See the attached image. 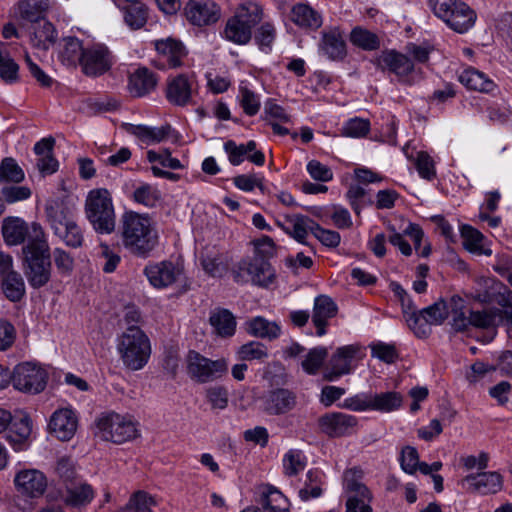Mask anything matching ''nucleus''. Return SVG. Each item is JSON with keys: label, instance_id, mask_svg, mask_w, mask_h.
Listing matches in <instances>:
<instances>
[{"label": "nucleus", "instance_id": "f257e3e1", "mask_svg": "<svg viewBox=\"0 0 512 512\" xmlns=\"http://www.w3.org/2000/svg\"><path fill=\"white\" fill-rule=\"evenodd\" d=\"M33 242L22 247V269L34 289L45 286L51 279V254L41 225L33 226Z\"/></svg>", "mask_w": 512, "mask_h": 512}, {"label": "nucleus", "instance_id": "f03ea898", "mask_svg": "<svg viewBox=\"0 0 512 512\" xmlns=\"http://www.w3.org/2000/svg\"><path fill=\"white\" fill-rule=\"evenodd\" d=\"M121 239L132 255L146 258L158 245L159 236L147 216L127 211L121 216Z\"/></svg>", "mask_w": 512, "mask_h": 512}, {"label": "nucleus", "instance_id": "7ed1b4c3", "mask_svg": "<svg viewBox=\"0 0 512 512\" xmlns=\"http://www.w3.org/2000/svg\"><path fill=\"white\" fill-rule=\"evenodd\" d=\"M263 16V8L259 3L252 0L243 1L227 18L220 36L235 45H247L253 37L254 28L261 23Z\"/></svg>", "mask_w": 512, "mask_h": 512}, {"label": "nucleus", "instance_id": "20e7f679", "mask_svg": "<svg viewBox=\"0 0 512 512\" xmlns=\"http://www.w3.org/2000/svg\"><path fill=\"white\" fill-rule=\"evenodd\" d=\"M46 216L51 229L67 246L78 248L84 241L81 228L74 220V211L63 201H53L46 206Z\"/></svg>", "mask_w": 512, "mask_h": 512}, {"label": "nucleus", "instance_id": "39448f33", "mask_svg": "<svg viewBox=\"0 0 512 512\" xmlns=\"http://www.w3.org/2000/svg\"><path fill=\"white\" fill-rule=\"evenodd\" d=\"M85 213L93 229L99 234H111L116 227L112 197L105 188L91 190L85 203Z\"/></svg>", "mask_w": 512, "mask_h": 512}, {"label": "nucleus", "instance_id": "423d86ee", "mask_svg": "<svg viewBox=\"0 0 512 512\" xmlns=\"http://www.w3.org/2000/svg\"><path fill=\"white\" fill-rule=\"evenodd\" d=\"M118 352L123 364L130 370L142 369L151 354L150 341L138 327L130 326L123 332L118 344Z\"/></svg>", "mask_w": 512, "mask_h": 512}, {"label": "nucleus", "instance_id": "0eeeda50", "mask_svg": "<svg viewBox=\"0 0 512 512\" xmlns=\"http://www.w3.org/2000/svg\"><path fill=\"white\" fill-rule=\"evenodd\" d=\"M435 16L457 33H465L473 27L477 15L461 0H428Z\"/></svg>", "mask_w": 512, "mask_h": 512}, {"label": "nucleus", "instance_id": "6e6552de", "mask_svg": "<svg viewBox=\"0 0 512 512\" xmlns=\"http://www.w3.org/2000/svg\"><path fill=\"white\" fill-rule=\"evenodd\" d=\"M186 373L197 383H209L221 379L228 373V362L224 358L212 360L195 350L185 357Z\"/></svg>", "mask_w": 512, "mask_h": 512}, {"label": "nucleus", "instance_id": "1a4fd4ad", "mask_svg": "<svg viewBox=\"0 0 512 512\" xmlns=\"http://www.w3.org/2000/svg\"><path fill=\"white\" fill-rule=\"evenodd\" d=\"M363 471L351 468L344 472L343 488L347 495L346 512H372L373 495L363 483Z\"/></svg>", "mask_w": 512, "mask_h": 512}, {"label": "nucleus", "instance_id": "9d476101", "mask_svg": "<svg viewBox=\"0 0 512 512\" xmlns=\"http://www.w3.org/2000/svg\"><path fill=\"white\" fill-rule=\"evenodd\" d=\"M149 283L158 289L167 288L174 284H182V292L189 289L182 263L172 260H163L150 263L143 270Z\"/></svg>", "mask_w": 512, "mask_h": 512}, {"label": "nucleus", "instance_id": "9b49d317", "mask_svg": "<svg viewBox=\"0 0 512 512\" xmlns=\"http://www.w3.org/2000/svg\"><path fill=\"white\" fill-rule=\"evenodd\" d=\"M97 426L105 440L116 444L131 441L139 435L138 422L130 415L112 412L99 418Z\"/></svg>", "mask_w": 512, "mask_h": 512}, {"label": "nucleus", "instance_id": "f8f14e48", "mask_svg": "<svg viewBox=\"0 0 512 512\" xmlns=\"http://www.w3.org/2000/svg\"><path fill=\"white\" fill-rule=\"evenodd\" d=\"M376 64L381 70L394 74L402 84L411 86L420 79L421 70L407 55L396 50L382 51Z\"/></svg>", "mask_w": 512, "mask_h": 512}, {"label": "nucleus", "instance_id": "ddd939ff", "mask_svg": "<svg viewBox=\"0 0 512 512\" xmlns=\"http://www.w3.org/2000/svg\"><path fill=\"white\" fill-rule=\"evenodd\" d=\"M236 283L252 282L254 285L268 287L275 279V271L267 259L252 257L241 260L233 271Z\"/></svg>", "mask_w": 512, "mask_h": 512}, {"label": "nucleus", "instance_id": "4468645a", "mask_svg": "<svg viewBox=\"0 0 512 512\" xmlns=\"http://www.w3.org/2000/svg\"><path fill=\"white\" fill-rule=\"evenodd\" d=\"M448 317L449 301L440 299L418 313L409 314L407 324L417 337L425 338L431 333V325H441Z\"/></svg>", "mask_w": 512, "mask_h": 512}, {"label": "nucleus", "instance_id": "2eb2a0df", "mask_svg": "<svg viewBox=\"0 0 512 512\" xmlns=\"http://www.w3.org/2000/svg\"><path fill=\"white\" fill-rule=\"evenodd\" d=\"M48 372L40 365L32 362H23L15 366L12 373V384L15 389L38 394L46 387Z\"/></svg>", "mask_w": 512, "mask_h": 512}, {"label": "nucleus", "instance_id": "dca6fc26", "mask_svg": "<svg viewBox=\"0 0 512 512\" xmlns=\"http://www.w3.org/2000/svg\"><path fill=\"white\" fill-rule=\"evenodd\" d=\"M262 411L268 416H284L293 412L298 405L296 391L285 387H274L260 397Z\"/></svg>", "mask_w": 512, "mask_h": 512}, {"label": "nucleus", "instance_id": "f3484780", "mask_svg": "<svg viewBox=\"0 0 512 512\" xmlns=\"http://www.w3.org/2000/svg\"><path fill=\"white\" fill-rule=\"evenodd\" d=\"M187 21L193 26L216 24L222 17V8L214 0H189L184 8Z\"/></svg>", "mask_w": 512, "mask_h": 512}, {"label": "nucleus", "instance_id": "a211bd4d", "mask_svg": "<svg viewBox=\"0 0 512 512\" xmlns=\"http://www.w3.org/2000/svg\"><path fill=\"white\" fill-rule=\"evenodd\" d=\"M360 346L357 344L345 345L336 349L328 360L323 377L327 381H336L341 376L352 372V362L356 358Z\"/></svg>", "mask_w": 512, "mask_h": 512}, {"label": "nucleus", "instance_id": "6ab92c4d", "mask_svg": "<svg viewBox=\"0 0 512 512\" xmlns=\"http://www.w3.org/2000/svg\"><path fill=\"white\" fill-rule=\"evenodd\" d=\"M114 64V56L103 44L87 47L82 58L81 68L85 75L97 77L109 71Z\"/></svg>", "mask_w": 512, "mask_h": 512}, {"label": "nucleus", "instance_id": "aec40b11", "mask_svg": "<svg viewBox=\"0 0 512 512\" xmlns=\"http://www.w3.org/2000/svg\"><path fill=\"white\" fill-rule=\"evenodd\" d=\"M318 53L331 61H343L347 56V45L338 26L326 27L321 32Z\"/></svg>", "mask_w": 512, "mask_h": 512}, {"label": "nucleus", "instance_id": "412c9836", "mask_svg": "<svg viewBox=\"0 0 512 512\" xmlns=\"http://www.w3.org/2000/svg\"><path fill=\"white\" fill-rule=\"evenodd\" d=\"M318 422L323 433L331 438H337L352 434L358 420L350 414L332 412L321 416Z\"/></svg>", "mask_w": 512, "mask_h": 512}, {"label": "nucleus", "instance_id": "4be33fe9", "mask_svg": "<svg viewBox=\"0 0 512 512\" xmlns=\"http://www.w3.org/2000/svg\"><path fill=\"white\" fill-rule=\"evenodd\" d=\"M155 48L158 58L155 64L160 69L177 68L182 65V61L186 56V50L180 41L167 38L157 40Z\"/></svg>", "mask_w": 512, "mask_h": 512}, {"label": "nucleus", "instance_id": "5701e85b", "mask_svg": "<svg viewBox=\"0 0 512 512\" xmlns=\"http://www.w3.org/2000/svg\"><path fill=\"white\" fill-rule=\"evenodd\" d=\"M257 144L254 140H250L245 144H237L233 140L224 143V151L228 155L229 162L233 166L240 165L245 159L249 160L257 166H263L265 156L263 152L256 150Z\"/></svg>", "mask_w": 512, "mask_h": 512}, {"label": "nucleus", "instance_id": "b1692460", "mask_svg": "<svg viewBox=\"0 0 512 512\" xmlns=\"http://www.w3.org/2000/svg\"><path fill=\"white\" fill-rule=\"evenodd\" d=\"M40 225L32 222L30 225L19 217H7L3 220L2 235L7 245H19L27 240L26 244L33 242V226Z\"/></svg>", "mask_w": 512, "mask_h": 512}, {"label": "nucleus", "instance_id": "393cba45", "mask_svg": "<svg viewBox=\"0 0 512 512\" xmlns=\"http://www.w3.org/2000/svg\"><path fill=\"white\" fill-rule=\"evenodd\" d=\"M17 490L30 498H38L46 490L47 479L39 470L20 471L14 479Z\"/></svg>", "mask_w": 512, "mask_h": 512}, {"label": "nucleus", "instance_id": "a878e982", "mask_svg": "<svg viewBox=\"0 0 512 512\" xmlns=\"http://www.w3.org/2000/svg\"><path fill=\"white\" fill-rule=\"evenodd\" d=\"M77 416L75 412L68 408L56 410L49 422V428L58 439L62 441L70 440L77 430Z\"/></svg>", "mask_w": 512, "mask_h": 512}, {"label": "nucleus", "instance_id": "bb28decb", "mask_svg": "<svg viewBox=\"0 0 512 512\" xmlns=\"http://www.w3.org/2000/svg\"><path fill=\"white\" fill-rule=\"evenodd\" d=\"M338 308L336 303L326 295H319L314 300L312 322L316 327V335L318 337L324 336L328 321L335 317Z\"/></svg>", "mask_w": 512, "mask_h": 512}, {"label": "nucleus", "instance_id": "cd10ccee", "mask_svg": "<svg viewBox=\"0 0 512 512\" xmlns=\"http://www.w3.org/2000/svg\"><path fill=\"white\" fill-rule=\"evenodd\" d=\"M166 99L174 106L184 107L192 100V86L188 77L179 74L167 80Z\"/></svg>", "mask_w": 512, "mask_h": 512}, {"label": "nucleus", "instance_id": "c85d7f7f", "mask_svg": "<svg viewBox=\"0 0 512 512\" xmlns=\"http://www.w3.org/2000/svg\"><path fill=\"white\" fill-rule=\"evenodd\" d=\"M464 482L470 485L473 492L482 495L495 494L503 487V478L496 471L469 474L464 478Z\"/></svg>", "mask_w": 512, "mask_h": 512}, {"label": "nucleus", "instance_id": "c756f323", "mask_svg": "<svg viewBox=\"0 0 512 512\" xmlns=\"http://www.w3.org/2000/svg\"><path fill=\"white\" fill-rule=\"evenodd\" d=\"M290 20L299 28L316 31L323 24L322 14L306 3H297L292 6Z\"/></svg>", "mask_w": 512, "mask_h": 512}, {"label": "nucleus", "instance_id": "7c9ffc66", "mask_svg": "<svg viewBox=\"0 0 512 512\" xmlns=\"http://www.w3.org/2000/svg\"><path fill=\"white\" fill-rule=\"evenodd\" d=\"M477 288L474 298L482 303H501L503 295L509 289L506 285L493 277H481L477 279Z\"/></svg>", "mask_w": 512, "mask_h": 512}, {"label": "nucleus", "instance_id": "2f4dec72", "mask_svg": "<svg viewBox=\"0 0 512 512\" xmlns=\"http://www.w3.org/2000/svg\"><path fill=\"white\" fill-rule=\"evenodd\" d=\"M158 78L146 67H139L129 76L128 89L132 96L143 97L151 93L157 86Z\"/></svg>", "mask_w": 512, "mask_h": 512}, {"label": "nucleus", "instance_id": "473e14b6", "mask_svg": "<svg viewBox=\"0 0 512 512\" xmlns=\"http://www.w3.org/2000/svg\"><path fill=\"white\" fill-rule=\"evenodd\" d=\"M11 424L12 426L7 435V440L15 451L27 449L32 433V421L30 417L23 415L15 419Z\"/></svg>", "mask_w": 512, "mask_h": 512}, {"label": "nucleus", "instance_id": "72a5a7b5", "mask_svg": "<svg viewBox=\"0 0 512 512\" xmlns=\"http://www.w3.org/2000/svg\"><path fill=\"white\" fill-rule=\"evenodd\" d=\"M458 79L461 84L470 90L492 93L497 89V85L492 79L474 67L464 69L459 74Z\"/></svg>", "mask_w": 512, "mask_h": 512}, {"label": "nucleus", "instance_id": "f704fd0d", "mask_svg": "<svg viewBox=\"0 0 512 512\" xmlns=\"http://www.w3.org/2000/svg\"><path fill=\"white\" fill-rule=\"evenodd\" d=\"M30 23L32 24L30 41L33 47L40 50H47L55 43L57 32L51 22L43 18Z\"/></svg>", "mask_w": 512, "mask_h": 512}, {"label": "nucleus", "instance_id": "c9c22d12", "mask_svg": "<svg viewBox=\"0 0 512 512\" xmlns=\"http://www.w3.org/2000/svg\"><path fill=\"white\" fill-rule=\"evenodd\" d=\"M247 332L256 338L270 341L280 337L282 329L275 321H269L262 316H256L247 321Z\"/></svg>", "mask_w": 512, "mask_h": 512}, {"label": "nucleus", "instance_id": "e433bc0d", "mask_svg": "<svg viewBox=\"0 0 512 512\" xmlns=\"http://www.w3.org/2000/svg\"><path fill=\"white\" fill-rule=\"evenodd\" d=\"M143 144L155 145L164 141L170 134L171 126L152 127L147 125H131L129 130Z\"/></svg>", "mask_w": 512, "mask_h": 512}, {"label": "nucleus", "instance_id": "4c0bfd02", "mask_svg": "<svg viewBox=\"0 0 512 512\" xmlns=\"http://www.w3.org/2000/svg\"><path fill=\"white\" fill-rule=\"evenodd\" d=\"M316 222L305 215H294L287 220L286 232L291 235L297 242L307 244L306 238L309 233L313 234Z\"/></svg>", "mask_w": 512, "mask_h": 512}, {"label": "nucleus", "instance_id": "58836bf2", "mask_svg": "<svg viewBox=\"0 0 512 512\" xmlns=\"http://www.w3.org/2000/svg\"><path fill=\"white\" fill-rule=\"evenodd\" d=\"M0 288L4 296L14 303L20 302L26 294L24 279L17 271L0 280Z\"/></svg>", "mask_w": 512, "mask_h": 512}, {"label": "nucleus", "instance_id": "ea45409f", "mask_svg": "<svg viewBox=\"0 0 512 512\" xmlns=\"http://www.w3.org/2000/svg\"><path fill=\"white\" fill-rule=\"evenodd\" d=\"M210 324L221 337H230L236 330L234 315L227 309H216L210 315Z\"/></svg>", "mask_w": 512, "mask_h": 512}, {"label": "nucleus", "instance_id": "a19ab883", "mask_svg": "<svg viewBox=\"0 0 512 512\" xmlns=\"http://www.w3.org/2000/svg\"><path fill=\"white\" fill-rule=\"evenodd\" d=\"M349 40L353 46L365 51H374L381 46L380 37L362 26H356L351 30Z\"/></svg>", "mask_w": 512, "mask_h": 512}, {"label": "nucleus", "instance_id": "79ce46f5", "mask_svg": "<svg viewBox=\"0 0 512 512\" xmlns=\"http://www.w3.org/2000/svg\"><path fill=\"white\" fill-rule=\"evenodd\" d=\"M464 308V301L459 296L449 299L450 325L455 332H464L470 327V315L466 316Z\"/></svg>", "mask_w": 512, "mask_h": 512}, {"label": "nucleus", "instance_id": "37998d69", "mask_svg": "<svg viewBox=\"0 0 512 512\" xmlns=\"http://www.w3.org/2000/svg\"><path fill=\"white\" fill-rule=\"evenodd\" d=\"M461 237L463 238V246L469 252L477 255L490 256L492 251L485 249L482 245L484 240L483 234L470 225H463L460 229Z\"/></svg>", "mask_w": 512, "mask_h": 512}, {"label": "nucleus", "instance_id": "c03bdc74", "mask_svg": "<svg viewBox=\"0 0 512 512\" xmlns=\"http://www.w3.org/2000/svg\"><path fill=\"white\" fill-rule=\"evenodd\" d=\"M262 504L266 512H289L288 499L273 486H267L263 491Z\"/></svg>", "mask_w": 512, "mask_h": 512}, {"label": "nucleus", "instance_id": "a18cd8bd", "mask_svg": "<svg viewBox=\"0 0 512 512\" xmlns=\"http://www.w3.org/2000/svg\"><path fill=\"white\" fill-rule=\"evenodd\" d=\"M94 495V490L90 484L80 483L72 487H67L64 501L69 506H84L93 500Z\"/></svg>", "mask_w": 512, "mask_h": 512}, {"label": "nucleus", "instance_id": "49530a36", "mask_svg": "<svg viewBox=\"0 0 512 512\" xmlns=\"http://www.w3.org/2000/svg\"><path fill=\"white\" fill-rule=\"evenodd\" d=\"M49 6V0H20L18 10L20 17L28 22L45 18L44 14Z\"/></svg>", "mask_w": 512, "mask_h": 512}, {"label": "nucleus", "instance_id": "de8ad7c7", "mask_svg": "<svg viewBox=\"0 0 512 512\" xmlns=\"http://www.w3.org/2000/svg\"><path fill=\"white\" fill-rule=\"evenodd\" d=\"M124 22L131 30H138L144 27L148 18V8L140 2L131 3L122 8Z\"/></svg>", "mask_w": 512, "mask_h": 512}, {"label": "nucleus", "instance_id": "09e8293b", "mask_svg": "<svg viewBox=\"0 0 512 512\" xmlns=\"http://www.w3.org/2000/svg\"><path fill=\"white\" fill-rule=\"evenodd\" d=\"M403 397L399 392L388 391L383 393H372V410L379 412H392L401 407Z\"/></svg>", "mask_w": 512, "mask_h": 512}, {"label": "nucleus", "instance_id": "8fccbe9b", "mask_svg": "<svg viewBox=\"0 0 512 512\" xmlns=\"http://www.w3.org/2000/svg\"><path fill=\"white\" fill-rule=\"evenodd\" d=\"M501 324L498 308L470 311V326L478 329L495 328Z\"/></svg>", "mask_w": 512, "mask_h": 512}, {"label": "nucleus", "instance_id": "3c124183", "mask_svg": "<svg viewBox=\"0 0 512 512\" xmlns=\"http://www.w3.org/2000/svg\"><path fill=\"white\" fill-rule=\"evenodd\" d=\"M328 357V349L317 346L310 349L301 362V367L308 375H316Z\"/></svg>", "mask_w": 512, "mask_h": 512}, {"label": "nucleus", "instance_id": "603ef678", "mask_svg": "<svg viewBox=\"0 0 512 512\" xmlns=\"http://www.w3.org/2000/svg\"><path fill=\"white\" fill-rule=\"evenodd\" d=\"M25 178L24 171L16 160L11 157L4 158L0 163V184H18Z\"/></svg>", "mask_w": 512, "mask_h": 512}, {"label": "nucleus", "instance_id": "864d4df0", "mask_svg": "<svg viewBox=\"0 0 512 512\" xmlns=\"http://www.w3.org/2000/svg\"><path fill=\"white\" fill-rule=\"evenodd\" d=\"M237 356L241 361L263 362L269 357V351L262 342L250 341L238 348Z\"/></svg>", "mask_w": 512, "mask_h": 512}, {"label": "nucleus", "instance_id": "5fc2aeb1", "mask_svg": "<svg viewBox=\"0 0 512 512\" xmlns=\"http://www.w3.org/2000/svg\"><path fill=\"white\" fill-rule=\"evenodd\" d=\"M86 48L83 47L82 42L76 37H67L64 39V46L61 52L63 61L69 65H74L77 62L81 65L83 54Z\"/></svg>", "mask_w": 512, "mask_h": 512}, {"label": "nucleus", "instance_id": "6e6d98bb", "mask_svg": "<svg viewBox=\"0 0 512 512\" xmlns=\"http://www.w3.org/2000/svg\"><path fill=\"white\" fill-rule=\"evenodd\" d=\"M2 45V43H0ZM0 78L7 84L19 81V65L7 52L0 49Z\"/></svg>", "mask_w": 512, "mask_h": 512}, {"label": "nucleus", "instance_id": "4d7b16f0", "mask_svg": "<svg viewBox=\"0 0 512 512\" xmlns=\"http://www.w3.org/2000/svg\"><path fill=\"white\" fill-rule=\"evenodd\" d=\"M275 39L276 28L271 22H264L256 29L254 40L261 51L270 52Z\"/></svg>", "mask_w": 512, "mask_h": 512}, {"label": "nucleus", "instance_id": "13d9d810", "mask_svg": "<svg viewBox=\"0 0 512 512\" xmlns=\"http://www.w3.org/2000/svg\"><path fill=\"white\" fill-rule=\"evenodd\" d=\"M205 398L214 410H224L229 403V392L225 386L213 385L204 391Z\"/></svg>", "mask_w": 512, "mask_h": 512}, {"label": "nucleus", "instance_id": "bf43d9fd", "mask_svg": "<svg viewBox=\"0 0 512 512\" xmlns=\"http://www.w3.org/2000/svg\"><path fill=\"white\" fill-rule=\"evenodd\" d=\"M306 458L301 450L290 449L283 457L284 473L287 476H295L304 470Z\"/></svg>", "mask_w": 512, "mask_h": 512}, {"label": "nucleus", "instance_id": "052dcab7", "mask_svg": "<svg viewBox=\"0 0 512 512\" xmlns=\"http://www.w3.org/2000/svg\"><path fill=\"white\" fill-rule=\"evenodd\" d=\"M133 199L146 207H154L161 199V192L150 184H141L134 190Z\"/></svg>", "mask_w": 512, "mask_h": 512}, {"label": "nucleus", "instance_id": "680f3d73", "mask_svg": "<svg viewBox=\"0 0 512 512\" xmlns=\"http://www.w3.org/2000/svg\"><path fill=\"white\" fill-rule=\"evenodd\" d=\"M346 198L357 215L361 213L365 206L373 203L372 199L367 197L366 190L360 185H351L346 193Z\"/></svg>", "mask_w": 512, "mask_h": 512}, {"label": "nucleus", "instance_id": "e2e57ef3", "mask_svg": "<svg viewBox=\"0 0 512 512\" xmlns=\"http://www.w3.org/2000/svg\"><path fill=\"white\" fill-rule=\"evenodd\" d=\"M370 349L372 357L387 364H392L399 358L394 344L378 341L370 344Z\"/></svg>", "mask_w": 512, "mask_h": 512}, {"label": "nucleus", "instance_id": "0e129e2a", "mask_svg": "<svg viewBox=\"0 0 512 512\" xmlns=\"http://www.w3.org/2000/svg\"><path fill=\"white\" fill-rule=\"evenodd\" d=\"M240 104L243 111L248 116L256 115L260 110V98L252 90L245 86H240L239 89Z\"/></svg>", "mask_w": 512, "mask_h": 512}, {"label": "nucleus", "instance_id": "69168bd1", "mask_svg": "<svg viewBox=\"0 0 512 512\" xmlns=\"http://www.w3.org/2000/svg\"><path fill=\"white\" fill-rule=\"evenodd\" d=\"M320 474L321 473L318 470L308 471L305 487L299 491V496L303 501H307L311 498H317L322 494V489L317 484Z\"/></svg>", "mask_w": 512, "mask_h": 512}, {"label": "nucleus", "instance_id": "338daca9", "mask_svg": "<svg viewBox=\"0 0 512 512\" xmlns=\"http://www.w3.org/2000/svg\"><path fill=\"white\" fill-rule=\"evenodd\" d=\"M201 266L203 270L212 277H219L226 270L221 256L217 253H206L201 257Z\"/></svg>", "mask_w": 512, "mask_h": 512}, {"label": "nucleus", "instance_id": "774afa93", "mask_svg": "<svg viewBox=\"0 0 512 512\" xmlns=\"http://www.w3.org/2000/svg\"><path fill=\"white\" fill-rule=\"evenodd\" d=\"M99 257L103 260L102 270L105 273H113L120 261L121 257L118 253L110 248V246L106 243H101L99 245Z\"/></svg>", "mask_w": 512, "mask_h": 512}]
</instances>
